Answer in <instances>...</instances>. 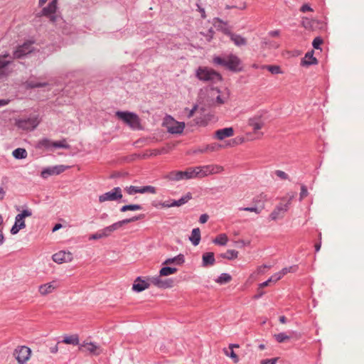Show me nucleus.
Returning a JSON list of instances; mask_svg holds the SVG:
<instances>
[{"mask_svg": "<svg viewBox=\"0 0 364 364\" xmlns=\"http://www.w3.org/2000/svg\"><path fill=\"white\" fill-rule=\"evenodd\" d=\"M223 167L219 165H207L203 166L189 167L182 171L183 179H191L194 178H202L212 174H217L223 172Z\"/></svg>", "mask_w": 364, "mask_h": 364, "instance_id": "nucleus-1", "label": "nucleus"}, {"mask_svg": "<svg viewBox=\"0 0 364 364\" xmlns=\"http://www.w3.org/2000/svg\"><path fill=\"white\" fill-rule=\"evenodd\" d=\"M213 61L215 64L221 65L232 71L238 70L240 65V60L236 55L232 54L223 57H215Z\"/></svg>", "mask_w": 364, "mask_h": 364, "instance_id": "nucleus-2", "label": "nucleus"}, {"mask_svg": "<svg viewBox=\"0 0 364 364\" xmlns=\"http://www.w3.org/2000/svg\"><path fill=\"white\" fill-rule=\"evenodd\" d=\"M196 76L200 80L212 82H217L223 79L219 73L208 67H199L196 71Z\"/></svg>", "mask_w": 364, "mask_h": 364, "instance_id": "nucleus-3", "label": "nucleus"}, {"mask_svg": "<svg viewBox=\"0 0 364 364\" xmlns=\"http://www.w3.org/2000/svg\"><path fill=\"white\" fill-rule=\"evenodd\" d=\"M116 116L132 128H138L139 127V118L135 114L127 112H117Z\"/></svg>", "mask_w": 364, "mask_h": 364, "instance_id": "nucleus-4", "label": "nucleus"}, {"mask_svg": "<svg viewBox=\"0 0 364 364\" xmlns=\"http://www.w3.org/2000/svg\"><path fill=\"white\" fill-rule=\"evenodd\" d=\"M12 58L9 55H0V79L8 76L13 70Z\"/></svg>", "mask_w": 364, "mask_h": 364, "instance_id": "nucleus-5", "label": "nucleus"}, {"mask_svg": "<svg viewBox=\"0 0 364 364\" xmlns=\"http://www.w3.org/2000/svg\"><path fill=\"white\" fill-rule=\"evenodd\" d=\"M248 125L252 127L253 134L256 136L255 138L259 139L262 136L263 133L259 132L264 125L262 116L256 115L250 118Z\"/></svg>", "mask_w": 364, "mask_h": 364, "instance_id": "nucleus-6", "label": "nucleus"}, {"mask_svg": "<svg viewBox=\"0 0 364 364\" xmlns=\"http://www.w3.org/2000/svg\"><path fill=\"white\" fill-rule=\"evenodd\" d=\"M31 354V349L24 346H18L14 351V356L18 364H25L29 360Z\"/></svg>", "mask_w": 364, "mask_h": 364, "instance_id": "nucleus-7", "label": "nucleus"}, {"mask_svg": "<svg viewBox=\"0 0 364 364\" xmlns=\"http://www.w3.org/2000/svg\"><path fill=\"white\" fill-rule=\"evenodd\" d=\"M143 218V215H140L139 216H134L133 218L125 219L121 221H119L117 223H115L112 224V225H109L105 229L102 230V233L103 234L104 237H107L113 231L117 230L118 228H121L123 225L127 224L129 223L134 222L136 220H140Z\"/></svg>", "mask_w": 364, "mask_h": 364, "instance_id": "nucleus-8", "label": "nucleus"}, {"mask_svg": "<svg viewBox=\"0 0 364 364\" xmlns=\"http://www.w3.org/2000/svg\"><path fill=\"white\" fill-rule=\"evenodd\" d=\"M58 0H52L48 5L44 7L41 11V16H46L51 21H59L60 17L55 14L57 10Z\"/></svg>", "mask_w": 364, "mask_h": 364, "instance_id": "nucleus-9", "label": "nucleus"}, {"mask_svg": "<svg viewBox=\"0 0 364 364\" xmlns=\"http://www.w3.org/2000/svg\"><path fill=\"white\" fill-rule=\"evenodd\" d=\"M31 215L32 213L29 210H23L21 214H18L16 217L15 224L11 228V233L13 235L16 234L21 229L24 228L26 226L24 218Z\"/></svg>", "mask_w": 364, "mask_h": 364, "instance_id": "nucleus-10", "label": "nucleus"}, {"mask_svg": "<svg viewBox=\"0 0 364 364\" xmlns=\"http://www.w3.org/2000/svg\"><path fill=\"white\" fill-rule=\"evenodd\" d=\"M40 120L38 117H33L28 119H21L16 122V126L23 130H33L38 124Z\"/></svg>", "mask_w": 364, "mask_h": 364, "instance_id": "nucleus-11", "label": "nucleus"}, {"mask_svg": "<svg viewBox=\"0 0 364 364\" xmlns=\"http://www.w3.org/2000/svg\"><path fill=\"white\" fill-rule=\"evenodd\" d=\"M166 125L168 131L172 134H181L185 127L184 122H179L171 117L166 119Z\"/></svg>", "mask_w": 364, "mask_h": 364, "instance_id": "nucleus-12", "label": "nucleus"}, {"mask_svg": "<svg viewBox=\"0 0 364 364\" xmlns=\"http://www.w3.org/2000/svg\"><path fill=\"white\" fill-rule=\"evenodd\" d=\"M210 96L213 98H215L216 105H221L225 104L228 100L230 92L227 89H225L224 91H220L218 89L213 88L210 91Z\"/></svg>", "mask_w": 364, "mask_h": 364, "instance_id": "nucleus-13", "label": "nucleus"}, {"mask_svg": "<svg viewBox=\"0 0 364 364\" xmlns=\"http://www.w3.org/2000/svg\"><path fill=\"white\" fill-rule=\"evenodd\" d=\"M33 42L26 41L22 46H18L14 53V58H21L33 50Z\"/></svg>", "mask_w": 364, "mask_h": 364, "instance_id": "nucleus-14", "label": "nucleus"}, {"mask_svg": "<svg viewBox=\"0 0 364 364\" xmlns=\"http://www.w3.org/2000/svg\"><path fill=\"white\" fill-rule=\"evenodd\" d=\"M290 203V198L289 199H282V202L274 210V211L270 214V218L272 220H277L286 212L288 209V205Z\"/></svg>", "mask_w": 364, "mask_h": 364, "instance_id": "nucleus-15", "label": "nucleus"}, {"mask_svg": "<svg viewBox=\"0 0 364 364\" xmlns=\"http://www.w3.org/2000/svg\"><path fill=\"white\" fill-rule=\"evenodd\" d=\"M122 198V190L120 188L117 187L113 188L111 191L107 192L99 197V201L103 203L107 200H116Z\"/></svg>", "mask_w": 364, "mask_h": 364, "instance_id": "nucleus-16", "label": "nucleus"}, {"mask_svg": "<svg viewBox=\"0 0 364 364\" xmlns=\"http://www.w3.org/2000/svg\"><path fill=\"white\" fill-rule=\"evenodd\" d=\"M161 277L160 275L159 277H152L149 279V281L153 285L161 289H167L173 287V281L172 279H163Z\"/></svg>", "mask_w": 364, "mask_h": 364, "instance_id": "nucleus-17", "label": "nucleus"}, {"mask_svg": "<svg viewBox=\"0 0 364 364\" xmlns=\"http://www.w3.org/2000/svg\"><path fill=\"white\" fill-rule=\"evenodd\" d=\"M125 191L129 195H132L134 193H156V188L151 186H144L142 188L131 186L129 187L126 188Z\"/></svg>", "mask_w": 364, "mask_h": 364, "instance_id": "nucleus-18", "label": "nucleus"}, {"mask_svg": "<svg viewBox=\"0 0 364 364\" xmlns=\"http://www.w3.org/2000/svg\"><path fill=\"white\" fill-rule=\"evenodd\" d=\"M73 259L72 254L69 252L60 251L53 255V260L58 264L69 262Z\"/></svg>", "mask_w": 364, "mask_h": 364, "instance_id": "nucleus-19", "label": "nucleus"}, {"mask_svg": "<svg viewBox=\"0 0 364 364\" xmlns=\"http://www.w3.org/2000/svg\"><path fill=\"white\" fill-rule=\"evenodd\" d=\"M59 287L56 281L42 284L39 287L38 291L41 295H47L52 293L55 289Z\"/></svg>", "mask_w": 364, "mask_h": 364, "instance_id": "nucleus-20", "label": "nucleus"}, {"mask_svg": "<svg viewBox=\"0 0 364 364\" xmlns=\"http://www.w3.org/2000/svg\"><path fill=\"white\" fill-rule=\"evenodd\" d=\"M236 140H237L236 139L230 140L225 146L220 145L218 143H213V144H208L206 146L205 149L203 151H207V152L208 151H215L220 150L221 148H223V147H225L228 146H233L238 144V142H237Z\"/></svg>", "mask_w": 364, "mask_h": 364, "instance_id": "nucleus-21", "label": "nucleus"}, {"mask_svg": "<svg viewBox=\"0 0 364 364\" xmlns=\"http://www.w3.org/2000/svg\"><path fill=\"white\" fill-rule=\"evenodd\" d=\"M149 283L141 277H137L134 282L132 289L135 291H142L149 287Z\"/></svg>", "mask_w": 364, "mask_h": 364, "instance_id": "nucleus-22", "label": "nucleus"}, {"mask_svg": "<svg viewBox=\"0 0 364 364\" xmlns=\"http://www.w3.org/2000/svg\"><path fill=\"white\" fill-rule=\"evenodd\" d=\"M42 78L37 79L34 77H31L26 82V85L27 87L36 88L43 87L48 85L46 81H41Z\"/></svg>", "mask_w": 364, "mask_h": 364, "instance_id": "nucleus-23", "label": "nucleus"}, {"mask_svg": "<svg viewBox=\"0 0 364 364\" xmlns=\"http://www.w3.org/2000/svg\"><path fill=\"white\" fill-rule=\"evenodd\" d=\"M234 130L232 127L218 129L215 132V137L219 140H223L226 137L233 136Z\"/></svg>", "mask_w": 364, "mask_h": 364, "instance_id": "nucleus-24", "label": "nucleus"}, {"mask_svg": "<svg viewBox=\"0 0 364 364\" xmlns=\"http://www.w3.org/2000/svg\"><path fill=\"white\" fill-rule=\"evenodd\" d=\"M79 350L81 351H88L92 354L98 355L100 353L99 347L95 345L92 343H85L84 342L82 345L79 347Z\"/></svg>", "mask_w": 364, "mask_h": 364, "instance_id": "nucleus-25", "label": "nucleus"}, {"mask_svg": "<svg viewBox=\"0 0 364 364\" xmlns=\"http://www.w3.org/2000/svg\"><path fill=\"white\" fill-rule=\"evenodd\" d=\"M161 151L159 149H149L146 150L143 155L140 154H133L131 156L132 160H135L136 159H145L151 156H157L160 154Z\"/></svg>", "mask_w": 364, "mask_h": 364, "instance_id": "nucleus-26", "label": "nucleus"}, {"mask_svg": "<svg viewBox=\"0 0 364 364\" xmlns=\"http://www.w3.org/2000/svg\"><path fill=\"white\" fill-rule=\"evenodd\" d=\"M184 256L181 254L173 258H168L163 262V265L168 266L171 264L182 265L184 263Z\"/></svg>", "mask_w": 364, "mask_h": 364, "instance_id": "nucleus-27", "label": "nucleus"}, {"mask_svg": "<svg viewBox=\"0 0 364 364\" xmlns=\"http://www.w3.org/2000/svg\"><path fill=\"white\" fill-rule=\"evenodd\" d=\"M64 169L60 167H53V168H46L43 171H42L41 176L46 178L48 176L53 175V174H59L60 173L63 172Z\"/></svg>", "mask_w": 364, "mask_h": 364, "instance_id": "nucleus-28", "label": "nucleus"}, {"mask_svg": "<svg viewBox=\"0 0 364 364\" xmlns=\"http://www.w3.org/2000/svg\"><path fill=\"white\" fill-rule=\"evenodd\" d=\"M317 63V60L314 57V51L308 52L306 53L305 57L302 61V65H314Z\"/></svg>", "mask_w": 364, "mask_h": 364, "instance_id": "nucleus-29", "label": "nucleus"}, {"mask_svg": "<svg viewBox=\"0 0 364 364\" xmlns=\"http://www.w3.org/2000/svg\"><path fill=\"white\" fill-rule=\"evenodd\" d=\"M190 240L194 245H197L199 244L200 240V231L198 228H194L192 230L191 235L190 237Z\"/></svg>", "mask_w": 364, "mask_h": 364, "instance_id": "nucleus-30", "label": "nucleus"}, {"mask_svg": "<svg viewBox=\"0 0 364 364\" xmlns=\"http://www.w3.org/2000/svg\"><path fill=\"white\" fill-rule=\"evenodd\" d=\"M203 262L204 266L213 265L215 263L214 254L207 252L203 255Z\"/></svg>", "mask_w": 364, "mask_h": 364, "instance_id": "nucleus-31", "label": "nucleus"}, {"mask_svg": "<svg viewBox=\"0 0 364 364\" xmlns=\"http://www.w3.org/2000/svg\"><path fill=\"white\" fill-rule=\"evenodd\" d=\"M166 178L170 181L183 180L182 171H172L166 176Z\"/></svg>", "mask_w": 364, "mask_h": 364, "instance_id": "nucleus-32", "label": "nucleus"}, {"mask_svg": "<svg viewBox=\"0 0 364 364\" xmlns=\"http://www.w3.org/2000/svg\"><path fill=\"white\" fill-rule=\"evenodd\" d=\"M226 33L230 36L231 40L235 43V45L242 46L246 43L245 38L241 37L240 36L232 33L230 32H228Z\"/></svg>", "mask_w": 364, "mask_h": 364, "instance_id": "nucleus-33", "label": "nucleus"}, {"mask_svg": "<svg viewBox=\"0 0 364 364\" xmlns=\"http://www.w3.org/2000/svg\"><path fill=\"white\" fill-rule=\"evenodd\" d=\"M228 242V237L226 234H219L213 240V242L218 245H225Z\"/></svg>", "mask_w": 364, "mask_h": 364, "instance_id": "nucleus-34", "label": "nucleus"}, {"mask_svg": "<svg viewBox=\"0 0 364 364\" xmlns=\"http://www.w3.org/2000/svg\"><path fill=\"white\" fill-rule=\"evenodd\" d=\"M178 269L175 267H164L159 271L160 277H166L176 273Z\"/></svg>", "mask_w": 364, "mask_h": 364, "instance_id": "nucleus-35", "label": "nucleus"}, {"mask_svg": "<svg viewBox=\"0 0 364 364\" xmlns=\"http://www.w3.org/2000/svg\"><path fill=\"white\" fill-rule=\"evenodd\" d=\"M63 342L66 344H79V337L77 334L71 335L64 338Z\"/></svg>", "mask_w": 364, "mask_h": 364, "instance_id": "nucleus-36", "label": "nucleus"}, {"mask_svg": "<svg viewBox=\"0 0 364 364\" xmlns=\"http://www.w3.org/2000/svg\"><path fill=\"white\" fill-rule=\"evenodd\" d=\"M13 156L18 159H25L27 156V151L25 149L18 148L13 151Z\"/></svg>", "mask_w": 364, "mask_h": 364, "instance_id": "nucleus-37", "label": "nucleus"}, {"mask_svg": "<svg viewBox=\"0 0 364 364\" xmlns=\"http://www.w3.org/2000/svg\"><path fill=\"white\" fill-rule=\"evenodd\" d=\"M233 348H239L238 345L232 344L230 345L229 348L230 350V353H229L228 350H225V354L227 355H229L232 358L234 363H237L239 360L238 356L235 354V353L233 350Z\"/></svg>", "mask_w": 364, "mask_h": 364, "instance_id": "nucleus-38", "label": "nucleus"}, {"mask_svg": "<svg viewBox=\"0 0 364 364\" xmlns=\"http://www.w3.org/2000/svg\"><path fill=\"white\" fill-rule=\"evenodd\" d=\"M238 252L234 250H228L223 257L224 258H227L228 259H233L237 257Z\"/></svg>", "mask_w": 364, "mask_h": 364, "instance_id": "nucleus-39", "label": "nucleus"}, {"mask_svg": "<svg viewBox=\"0 0 364 364\" xmlns=\"http://www.w3.org/2000/svg\"><path fill=\"white\" fill-rule=\"evenodd\" d=\"M232 279V277L228 274H222L216 280L218 283L223 284V283H228L230 282Z\"/></svg>", "mask_w": 364, "mask_h": 364, "instance_id": "nucleus-40", "label": "nucleus"}, {"mask_svg": "<svg viewBox=\"0 0 364 364\" xmlns=\"http://www.w3.org/2000/svg\"><path fill=\"white\" fill-rule=\"evenodd\" d=\"M208 124V119L205 116L202 117H196L194 119V123L193 124L198 125V126H205Z\"/></svg>", "mask_w": 364, "mask_h": 364, "instance_id": "nucleus-41", "label": "nucleus"}, {"mask_svg": "<svg viewBox=\"0 0 364 364\" xmlns=\"http://www.w3.org/2000/svg\"><path fill=\"white\" fill-rule=\"evenodd\" d=\"M52 146L54 147H58V148H65L68 149L69 148V145L68 144L66 139H63L59 141H54L52 143Z\"/></svg>", "mask_w": 364, "mask_h": 364, "instance_id": "nucleus-42", "label": "nucleus"}, {"mask_svg": "<svg viewBox=\"0 0 364 364\" xmlns=\"http://www.w3.org/2000/svg\"><path fill=\"white\" fill-rule=\"evenodd\" d=\"M275 339L279 343H282L289 340L290 337L286 335L284 333H280L274 336Z\"/></svg>", "mask_w": 364, "mask_h": 364, "instance_id": "nucleus-43", "label": "nucleus"}, {"mask_svg": "<svg viewBox=\"0 0 364 364\" xmlns=\"http://www.w3.org/2000/svg\"><path fill=\"white\" fill-rule=\"evenodd\" d=\"M191 194L188 193L186 196H185L184 197L181 198V199L176 200L173 203V205H175L176 206H180V205L186 203V202H188L191 199Z\"/></svg>", "mask_w": 364, "mask_h": 364, "instance_id": "nucleus-44", "label": "nucleus"}, {"mask_svg": "<svg viewBox=\"0 0 364 364\" xmlns=\"http://www.w3.org/2000/svg\"><path fill=\"white\" fill-rule=\"evenodd\" d=\"M297 269H298V266L297 265H294V266H291L289 267H285V268L282 269L280 272H281L282 274L284 277L287 273L296 272L297 271Z\"/></svg>", "mask_w": 364, "mask_h": 364, "instance_id": "nucleus-45", "label": "nucleus"}, {"mask_svg": "<svg viewBox=\"0 0 364 364\" xmlns=\"http://www.w3.org/2000/svg\"><path fill=\"white\" fill-rule=\"evenodd\" d=\"M141 208L139 205H124L121 208V211L125 212L127 210H140Z\"/></svg>", "mask_w": 364, "mask_h": 364, "instance_id": "nucleus-46", "label": "nucleus"}, {"mask_svg": "<svg viewBox=\"0 0 364 364\" xmlns=\"http://www.w3.org/2000/svg\"><path fill=\"white\" fill-rule=\"evenodd\" d=\"M52 143H53V141H50L48 139H43L38 142V148H41V147L48 148V147L52 146Z\"/></svg>", "mask_w": 364, "mask_h": 364, "instance_id": "nucleus-47", "label": "nucleus"}, {"mask_svg": "<svg viewBox=\"0 0 364 364\" xmlns=\"http://www.w3.org/2000/svg\"><path fill=\"white\" fill-rule=\"evenodd\" d=\"M267 70L271 72L272 74H278L282 73V70L279 66L277 65H268Z\"/></svg>", "mask_w": 364, "mask_h": 364, "instance_id": "nucleus-48", "label": "nucleus"}, {"mask_svg": "<svg viewBox=\"0 0 364 364\" xmlns=\"http://www.w3.org/2000/svg\"><path fill=\"white\" fill-rule=\"evenodd\" d=\"M323 43V39L321 38L320 37H317L316 38L314 41H313V46L314 48L316 49H319L320 48V46L321 45H322Z\"/></svg>", "mask_w": 364, "mask_h": 364, "instance_id": "nucleus-49", "label": "nucleus"}, {"mask_svg": "<svg viewBox=\"0 0 364 364\" xmlns=\"http://www.w3.org/2000/svg\"><path fill=\"white\" fill-rule=\"evenodd\" d=\"M283 277L281 272L272 275L269 280H271V283H275Z\"/></svg>", "mask_w": 364, "mask_h": 364, "instance_id": "nucleus-50", "label": "nucleus"}, {"mask_svg": "<svg viewBox=\"0 0 364 364\" xmlns=\"http://www.w3.org/2000/svg\"><path fill=\"white\" fill-rule=\"evenodd\" d=\"M275 175L282 179H287V175L282 171L277 170L275 171Z\"/></svg>", "mask_w": 364, "mask_h": 364, "instance_id": "nucleus-51", "label": "nucleus"}, {"mask_svg": "<svg viewBox=\"0 0 364 364\" xmlns=\"http://www.w3.org/2000/svg\"><path fill=\"white\" fill-rule=\"evenodd\" d=\"M198 112V106H194V107L188 111V113L187 114V117L188 118L193 117L195 116V114Z\"/></svg>", "mask_w": 364, "mask_h": 364, "instance_id": "nucleus-52", "label": "nucleus"}, {"mask_svg": "<svg viewBox=\"0 0 364 364\" xmlns=\"http://www.w3.org/2000/svg\"><path fill=\"white\" fill-rule=\"evenodd\" d=\"M278 358L266 359L261 361V364H276Z\"/></svg>", "mask_w": 364, "mask_h": 364, "instance_id": "nucleus-53", "label": "nucleus"}, {"mask_svg": "<svg viewBox=\"0 0 364 364\" xmlns=\"http://www.w3.org/2000/svg\"><path fill=\"white\" fill-rule=\"evenodd\" d=\"M308 194V191H307V189L305 186H302L301 187V193H300V198L302 199L304 198H305Z\"/></svg>", "mask_w": 364, "mask_h": 364, "instance_id": "nucleus-54", "label": "nucleus"}, {"mask_svg": "<svg viewBox=\"0 0 364 364\" xmlns=\"http://www.w3.org/2000/svg\"><path fill=\"white\" fill-rule=\"evenodd\" d=\"M301 11L306 12V11H313V9L309 6L308 4H304L301 7Z\"/></svg>", "mask_w": 364, "mask_h": 364, "instance_id": "nucleus-55", "label": "nucleus"}, {"mask_svg": "<svg viewBox=\"0 0 364 364\" xmlns=\"http://www.w3.org/2000/svg\"><path fill=\"white\" fill-rule=\"evenodd\" d=\"M242 210L245 211L255 212L256 213H260V210H259L257 208H245Z\"/></svg>", "mask_w": 364, "mask_h": 364, "instance_id": "nucleus-56", "label": "nucleus"}, {"mask_svg": "<svg viewBox=\"0 0 364 364\" xmlns=\"http://www.w3.org/2000/svg\"><path fill=\"white\" fill-rule=\"evenodd\" d=\"M208 220V215L206 214H203L200 215L199 221L201 223H205Z\"/></svg>", "mask_w": 364, "mask_h": 364, "instance_id": "nucleus-57", "label": "nucleus"}, {"mask_svg": "<svg viewBox=\"0 0 364 364\" xmlns=\"http://www.w3.org/2000/svg\"><path fill=\"white\" fill-rule=\"evenodd\" d=\"M104 237V236H103V234H102V232H97V233H95V234H94V235H92L90 236V239H95H95H100V238H102V237Z\"/></svg>", "mask_w": 364, "mask_h": 364, "instance_id": "nucleus-58", "label": "nucleus"}, {"mask_svg": "<svg viewBox=\"0 0 364 364\" xmlns=\"http://www.w3.org/2000/svg\"><path fill=\"white\" fill-rule=\"evenodd\" d=\"M271 284V280H267L262 284H259V289H263L267 286H269Z\"/></svg>", "mask_w": 364, "mask_h": 364, "instance_id": "nucleus-59", "label": "nucleus"}, {"mask_svg": "<svg viewBox=\"0 0 364 364\" xmlns=\"http://www.w3.org/2000/svg\"><path fill=\"white\" fill-rule=\"evenodd\" d=\"M257 291H258V294L253 296V299H255L259 298L264 294V292L262 291V289H259V287L258 288Z\"/></svg>", "mask_w": 364, "mask_h": 364, "instance_id": "nucleus-60", "label": "nucleus"}, {"mask_svg": "<svg viewBox=\"0 0 364 364\" xmlns=\"http://www.w3.org/2000/svg\"><path fill=\"white\" fill-rule=\"evenodd\" d=\"M198 7L199 11L201 14V16L205 18V10L203 9L200 8L199 6H198Z\"/></svg>", "mask_w": 364, "mask_h": 364, "instance_id": "nucleus-61", "label": "nucleus"}, {"mask_svg": "<svg viewBox=\"0 0 364 364\" xmlns=\"http://www.w3.org/2000/svg\"><path fill=\"white\" fill-rule=\"evenodd\" d=\"M61 227H62V225H61V224H60V223L56 224V225L54 226L53 229V232H55V231L58 230V229H60Z\"/></svg>", "mask_w": 364, "mask_h": 364, "instance_id": "nucleus-62", "label": "nucleus"}, {"mask_svg": "<svg viewBox=\"0 0 364 364\" xmlns=\"http://www.w3.org/2000/svg\"><path fill=\"white\" fill-rule=\"evenodd\" d=\"M47 1L48 0H39L38 1L39 6H43L47 2Z\"/></svg>", "mask_w": 364, "mask_h": 364, "instance_id": "nucleus-63", "label": "nucleus"}, {"mask_svg": "<svg viewBox=\"0 0 364 364\" xmlns=\"http://www.w3.org/2000/svg\"><path fill=\"white\" fill-rule=\"evenodd\" d=\"M286 320H287V318H286V317H285V316H280V317H279V321H280L282 323H286Z\"/></svg>", "mask_w": 364, "mask_h": 364, "instance_id": "nucleus-64", "label": "nucleus"}]
</instances>
